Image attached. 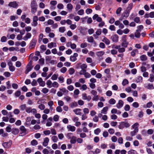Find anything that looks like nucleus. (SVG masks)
Instances as JSON below:
<instances>
[{
	"label": "nucleus",
	"mask_w": 154,
	"mask_h": 154,
	"mask_svg": "<svg viewBox=\"0 0 154 154\" xmlns=\"http://www.w3.org/2000/svg\"><path fill=\"white\" fill-rule=\"evenodd\" d=\"M112 48L118 49L119 53H123L125 51V48L123 47H121L120 45H116L115 46L113 45L112 46Z\"/></svg>",
	"instance_id": "1"
},
{
	"label": "nucleus",
	"mask_w": 154,
	"mask_h": 154,
	"mask_svg": "<svg viewBox=\"0 0 154 154\" xmlns=\"http://www.w3.org/2000/svg\"><path fill=\"white\" fill-rule=\"evenodd\" d=\"M33 66H32V63L29 62L26 67V70L25 71V73L26 74H27L32 69Z\"/></svg>",
	"instance_id": "2"
},
{
	"label": "nucleus",
	"mask_w": 154,
	"mask_h": 154,
	"mask_svg": "<svg viewBox=\"0 0 154 154\" xmlns=\"http://www.w3.org/2000/svg\"><path fill=\"white\" fill-rule=\"evenodd\" d=\"M130 125L128 122H122L119 126L120 129H122L124 127L128 128L129 127Z\"/></svg>",
	"instance_id": "3"
},
{
	"label": "nucleus",
	"mask_w": 154,
	"mask_h": 154,
	"mask_svg": "<svg viewBox=\"0 0 154 154\" xmlns=\"http://www.w3.org/2000/svg\"><path fill=\"white\" fill-rule=\"evenodd\" d=\"M12 143V141L10 140L8 142H4L2 143L3 146L5 148L8 149L10 147Z\"/></svg>",
	"instance_id": "4"
},
{
	"label": "nucleus",
	"mask_w": 154,
	"mask_h": 154,
	"mask_svg": "<svg viewBox=\"0 0 154 154\" xmlns=\"http://www.w3.org/2000/svg\"><path fill=\"white\" fill-rule=\"evenodd\" d=\"M9 6L14 8H17L18 6V4L15 1L10 2L8 4Z\"/></svg>",
	"instance_id": "5"
},
{
	"label": "nucleus",
	"mask_w": 154,
	"mask_h": 154,
	"mask_svg": "<svg viewBox=\"0 0 154 154\" xmlns=\"http://www.w3.org/2000/svg\"><path fill=\"white\" fill-rule=\"evenodd\" d=\"M20 129L21 132L20 134H23V135H24L27 134V129L24 126L22 125L20 126Z\"/></svg>",
	"instance_id": "6"
},
{
	"label": "nucleus",
	"mask_w": 154,
	"mask_h": 154,
	"mask_svg": "<svg viewBox=\"0 0 154 154\" xmlns=\"http://www.w3.org/2000/svg\"><path fill=\"white\" fill-rule=\"evenodd\" d=\"M82 98L84 100H87L89 101L91 99V97L90 96H87V94L84 93L82 94Z\"/></svg>",
	"instance_id": "7"
},
{
	"label": "nucleus",
	"mask_w": 154,
	"mask_h": 154,
	"mask_svg": "<svg viewBox=\"0 0 154 154\" xmlns=\"http://www.w3.org/2000/svg\"><path fill=\"white\" fill-rule=\"evenodd\" d=\"M78 56V54L76 53L74 54L73 55L71 56L70 58V60L72 62H74L77 60L76 57Z\"/></svg>",
	"instance_id": "8"
},
{
	"label": "nucleus",
	"mask_w": 154,
	"mask_h": 154,
	"mask_svg": "<svg viewBox=\"0 0 154 154\" xmlns=\"http://www.w3.org/2000/svg\"><path fill=\"white\" fill-rule=\"evenodd\" d=\"M124 102L123 101L121 100L119 101L118 103L116 104V106L117 108L119 109L121 108L123 105Z\"/></svg>",
	"instance_id": "9"
},
{
	"label": "nucleus",
	"mask_w": 154,
	"mask_h": 154,
	"mask_svg": "<svg viewBox=\"0 0 154 154\" xmlns=\"http://www.w3.org/2000/svg\"><path fill=\"white\" fill-rule=\"evenodd\" d=\"M36 42V40L35 39H32L30 44L29 48L30 49H32L34 48L35 46Z\"/></svg>",
	"instance_id": "10"
},
{
	"label": "nucleus",
	"mask_w": 154,
	"mask_h": 154,
	"mask_svg": "<svg viewBox=\"0 0 154 154\" xmlns=\"http://www.w3.org/2000/svg\"><path fill=\"white\" fill-rule=\"evenodd\" d=\"M139 124L138 123H134L132 126V128L134 129L135 132H138V127L139 126Z\"/></svg>",
	"instance_id": "11"
},
{
	"label": "nucleus",
	"mask_w": 154,
	"mask_h": 154,
	"mask_svg": "<svg viewBox=\"0 0 154 154\" xmlns=\"http://www.w3.org/2000/svg\"><path fill=\"white\" fill-rule=\"evenodd\" d=\"M31 36L32 35L31 33L29 32H27L26 34V35L24 36L23 38V39L25 41H26L28 39L30 38Z\"/></svg>",
	"instance_id": "12"
},
{
	"label": "nucleus",
	"mask_w": 154,
	"mask_h": 154,
	"mask_svg": "<svg viewBox=\"0 0 154 154\" xmlns=\"http://www.w3.org/2000/svg\"><path fill=\"white\" fill-rule=\"evenodd\" d=\"M118 36L117 35L115 34L111 37V38L113 42H117L118 41Z\"/></svg>",
	"instance_id": "13"
},
{
	"label": "nucleus",
	"mask_w": 154,
	"mask_h": 154,
	"mask_svg": "<svg viewBox=\"0 0 154 154\" xmlns=\"http://www.w3.org/2000/svg\"><path fill=\"white\" fill-rule=\"evenodd\" d=\"M31 119L30 117H27L26 119V122L25 123V125L26 126H28L30 125V122L31 121Z\"/></svg>",
	"instance_id": "14"
},
{
	"label": "nucleus",
	"mask_w": 154,
	"mask_h": 154,
	"mask_svg": "<svg viewBox=\"0 0 154 154\" xmlns=\"http://www.w3.org/2000/svg\"><path fill=\"white\" fill-rule=\"evenodd\" d=\"M67 128L68 130L72 132H73L75 131V127L74 126H71L70 125H68L67 126Z\"/></svg>",
	"instance_id": "15"
},
{
	"label": "nucleus",
	"mask_w": 154,
	"mask_h": 154,
	"mask_svg": "<svg viewBox=\"0 0 154 154\" xmlns=\"http://www.w3.org/2000/svg\"><path fill=\"white\" fill-rule=\"evenodd\" d=\"M31 8H37V5L35 0H33L30 4Z\"/></svg>",
	"instance_id": "16"
},
{
	"label": "nucleus",
	"mask_w": 154,
	"mask_h": 154,
	"mask_svg": "<svg viewBox=\"0 0 154 154\" xmlns=\"http://www.w3.org/2000/svg\"><path fill=\"white\" fill-rule=\"evenodd\" d=\"M49 141V139L48 137L45 138L44 139V141L42 143L43 145L45 146H47L48 144Z\"/></svg>",
	"instance_id": "17"
},
{
	"label": "nucleus",
	"mask_w": 154,
	"mask_h": 154,
	"mask_svg": "<svg viewBox=\"0 0 154 154\" xmlns=\"http://www.w3.org/2000/svg\"><path fill=\"white\" fill-rule=\"evenodd\" d=\"M81 109H76L73 110V111L76 115H81L82 114Z\"/></svg>",
	"instance_id": "18"
},
{
	"label": "nucleus",
	"mask_w": 154,
	"mask_h": 154,
	"mask_svg": "<svg viewBox=\"0 0 154 154\" xmlns=\"http://www.w3.org/2000/svg\"><path fill=\"white\" fill-rule=\"evenodd\" d=\"M11 131L12 133L14 135H16L19 132V130L18 128H14L12 129Z\"/></svg>",
	"instance_id": "19"
},
{
	"label": "nucleus",
	"mask_w": 154,
	"mask_h": 154,
	"mask_svg": "<svg viewBox=\"0 0 154 154\" xmlns=\"http://www.w3.org/2000/svg\"><path fill=\"white\" fill-rule=\"evenodd\" d=\"M102 41L104 42L106 45H109L110 43V41L109 39L104 37L103 39L102 40Z\"/></svg>",
	"instance_id": "20"
},
{
	"label": "nucleus",
	"mask_w": 154,
	"mask_h": 154,
	"mask_svg": "<svg viewBox=\"0 0 154 154\" xmlns=\"http://www.w3.org/2000/svg\"><path fill=\"white\" fill-rule=\"evenodd\" d=\"M104 53L105 52L103 51H102L97 52L96 53V54L98 57H100L102 56Z\"/></svg>",
	"instance_id": "21"
},
{
	"label": "nucleus",
	"mask_w": 154,
	"mask_h": 154,
	"mask_svg": "<svg viewBox=\"0 0 154 154\" xmlns=\"http://www.w3.org/2000/svg\"><path fill=\"white\" fill-rule=\"evenodd\" d=\"M145 87L149 90H151L154 89V87L152 84H148V85L145 86Z\"/></svg>",
	"instance_id": "22"
},
{
	"label": "nucleus",
	"mask_w": 154,
	"mask_h": 154,
	"mask_svg": "<svg viewBox=\"0 0 154 154\" xmlns=\"http://www.w3.org/2000/svg\"><path fill=\"white\" fill-rule=\"evenodd\" d=\"M108 110V108L107 107H105L103 108V109L101 110V113L106 114Z\"/></svg>",
	"instance_id": "23"
},
{
	"label": "nucleus",
	"mask_w": 154,
	"mask_h": 154,
	"mask_svg": "<svg viewBox=\"0 0 154 154\" xmlns=\"http://www.w3.org/2000/svg\"><path fill=\"white\" fill-rule=\"evenodd\" d=\"M143 81V78L142 76H138L136 79V81L137 83L142 82Z\"/></svg>",
	"instance_id": "24"
},
{
	"label": "nucleus",
	"mask_w": 154,
	"mask_h": 154,
	"mask_svg": "<svg viewBox=\"0 0 154 154\" xmlns=\"http://www.w3.org/2000/svg\"><path fill=\"white\" fill-rule=\"evenodd\" d=\"M72 137L71 139L70 142L72 144L75 143L76 142V137L74 136Z\"/></svg>",
	"instance_id": "25"
},
{
	"label": "nucleus",
	"mask_w": 154,
	"mask_h": 154,
	"mask_svg": "<svg viewBox=\"0 0 154 154\" xmlns=\"http://www.w3.org/2000/svg\"><path fill=\"white\" fill-rule=\"evenodd\" d=\"M26 104H23L20 105L19 106V108L21 110L23 111L24 110H26Z\"/></svg>",
	"instance_id": "26"
},
{
	"label": "nucleus",
	"mask_w": 154,
	"mask_h": 154,
	"mask_svg": "<svg viewBox=\"0 0 154 154\" xmlns=\"http://www.w3.org/2000/svg\"><path fill=\"white\" fill-rule=\"evenodd\" d=\"M52 82L50 80H48L46 82V85L48 86V88H50L52 87Z\"/></svg>",
	"instance_id": "27"
},
{
	"label": "nucleus",
	"mask_w": 154,
	"mask_h": 154,
	"mask_svg": "<svg viewBox=\"0 0 154 154\" xmlns=\"http://www.w3.org/2000/svg\"><path fill=\"white\" fill-rule=\"evenodd\" d=\"M69 44L70 45L71 48L72 49H75L76 48V46L75 44H72L70 42H68L67 43L66 45L67 46H68V44Z\"/></svg>",
	"instance_id": "28"
},
{
	"label": "nucleus",
	"mask_w": 154,
	"mask_h": 154,
	"mask_svg": "<svg viewBox=\"0 0 154 154\" xmlns=\"http://www.w3.org/2000/svg\"><path fill=\"white\" fill-rule=\"evenodd\" d=\"M140 60L143 61H145L147 60V57L145 55H143L140 56Z\"/></svg>",
	"instance_id": "29"
},
{
	"label": "nucleus",
	"mask_w": 154,
	"mask_h": 154,
	"mask_svg": "<svg viewBox=\"0 0 154 154\" xmlns=\"http://www.w3.org/2000/svg\"><path fill=\"white\" fill-rule=\"evenodd\" d=\"M129 11L128 10H126L125 11V12L124 13V15L123 17H125V18H127L128 17L129 14Z\"/></svg>",
	"instance_id": "30"
},
{
	"label": "nucleus",
	"mask_w": 154,
	"mask_h": 154,
	"mask_svg": "<svg viewBox=\"0 0 154 154\" xmlns=\"http://www.w3.org/2000/svg\"><path fill=\"white\" fill-rule=\"evenodd\" d=\"M116 103V100L113 98L110 99L109 101V103L111 105H114Z\"/></svg>",
	"instance_id": "31"
},
{
	"label": "nucleus",
	"mask_w": 154,
	"mask_h": 154,
	"mask_svg": "<svg viewBox=\"0 0 154 154\" xmlns=\"http://www.w3.org/2000/svg\"><path fill=\"white\" fill-rule=\"evenodd\" d=\"M128 43L126 42V41H123V42L122 43V46L123 48H126L128 45Z\"/></svg>",
	"instance_id": "32"
},
{
	"label": "nucleus",
	"mask_w": 154,
	"mask_h": 154,
	"mask_svg": "<svg viewBox=\"0 0 154 154\" xmlns=\"http://www.w3.org/2000/svg\"><path fill=\"white\" fill-rule=\"evenodd\" d=\"M60 90L63 93L66 94H67L69 92L68 90H67L65 88H62L60 89Z\"/></svg>",
	"instance_id": "33"
},
{
	"label": "nucleus",
	"mask_w": 154,
	"mask_h": 154,
	"mask_svg": "<svg viewBox=\"0 0 154 154\" xmlns=\"http://www.w3.org/2000/svg\"><path fill=\"white\" fill-rule=\"evenodd\" d=\"M58 76V74H54L51 77V79L53 80H56Z\"/></svg>",
	"instance_id": "34"
},
{
	"label": "nucleus",
	"mask_w": 154,
	"mask_h": 154,
	"mask_svg": "<svg viewBox=\"0 0 154 154\" xmlns=\"http://www.w3.org/2000/svg\"><path fill=\"white\" fill-rule=\"evenodd\" d=\"M51 140L54 142L56 143L58 140V139L56 136H54L51 137Z\"/></svg>",
	"instance_id": "35"
},
{
	"label": "nucleus",
	"mask_w": 154,
	"mask_h": 154,
	"mask_svg": "<svg viewBox=\"0 0 154 154\" xmlns=\"http://www.w3.org/2000/svg\"><path fill=\"white\" fill-rule=\"evenodd\" d=\"M59 86L58 83L56 82H54L52 83V87L57 88Z\"/></svg>",
	"instance_id": "36"
},
{
	"label": "nucleus",
	"mask_w": 154,
	"mask_h": 154,
	"mask_svg": "<svg viewBox=\"0 0 154 154\" xmlns=\"http://www.w3.org/2000/svg\"><path fill=\"white\" fill-rule=\"evenodd\" d=\"M87 41L90 43H92L94 41L93 38L92 36H91L88 37L87 38Z\"/></svg>",
	"instance_id": "37"
},
{
	"label": "nucleus",
	"mask_w": 154,
	"mask_h": 154,
	"mask_svg": "<svg viewBox=\"0 0 154 154\" xmlns=\"http://www.w3.org/2000/svg\"><path fill=\"white\" fill-rule=\"evenodd\" d=\"M128 154H137V152L134 150L130 149L128 152Z\"/></svg>",
	"instance_id": "38"
},
{
	"label": "nucleus",
	"mask_w": 154,
	"mask_h": 154,
	"mask_svg": "<svg viewBox=\"0 0 154 154\" xmlns=\"http://www.w3.org/2000/svg\"><path fill=\"white\" fill-rule=\"evenodd\" d=\"M149 80L151 82H152L154 81V75L153 74H150Z\"/></svg>",
	"instance_id": "39"
},
{
	"label": "nucleus",
	"mask_w": 154,
	"mask_h": 154,
	"mask_svg": "<svg viewBox=\"0 0 154 154\" xmlns=\"http://www.w3.org/2000/svg\"><path fill=\"white\" fill-rule=\"evenodd\" d=\"M66 30L65 27L64 26L61 27L59 28V31L61 33L64 32Z\"/></svg>",
	"instance_id": "40"
},
{
	"label": "nucleus",
	"mask_w": 154,
	"mask_h": 154,
	"mask_svg": "<svg viewBox=\"0 0 154 154\" xmlns=\"http://www.w3.org/2000/svg\"><path fill=\"white\" fill-rule=\"evenodd\" d=\"M88 46V44L86 42H83L80 45V47L82 48H84Z\"/></svg>",
	"instance_id": "41"
},
{
	"label": "nucleus",
	"mask_w": 154,
	"mask_h": 154,
	"mask_svg": "<svg viewBox=\"0 0 154 154\" xmlns=\"http://www.w3.org/2000/svg\"><path fill=\"white\" fill-rule=\"evenodd\" d=\"M140 32L136 30V32L135 33V36L136 37L139 38L140 36Z\"/></svg>",
	"instance_id": "42"
},
{
	"label": "nucleus",
	"mask_w": 154,
	"mask_h": 154,
	"mask_svg": "<svg viewBox=\"0 0 154 154\" xmlns=\"http://www.w3.org/2000/svg\"><path fill=\"white\" fill-rule=\"evenodd\" d=\"M31 144L32 145L35 146L38 144V142L35 140H33L31 142Z\"/></svg>",
	"instance_id": "43"
},
{
	"label": "nucleus",
	"mask_w": 154,
	"mask_h": 154,
	"mask_svg": "<svg viewBox=\"0 0 154 154\" xmlns=\"http://www.w3.org/2000/svg\"><path fill=\"white\" fill-rule=\"evenodd\" d=\"M67 8L68 10H72L73 8V6L71 4L69 3L67 5Z\"/></svg>",
	"instance_id": "44"
},
{
	"label": "nucleus",
	"mask_w": 154,
	"mask_h": 154,
	"mask_svg": "<svg viewBox=\"0 0 154 154\" xmlns=\"http://www.w3.org/2000/svg\"><path fill=\"white\" fill-rule=\"evenodd\" d=\"M49 90L46 88H44L42 89L41 91L44 94H46L48 92Z\"/></svg>",
	"instance_id": "45"
},
{
	"label": "nucleus",
	"mask_w": 154,
	"mask_h": 154,
	"mask_svg": "<svg viewBox=\"0 0 154 154\" xmlns=\"http://www.w3.org/2000/svg\"><path fill=\"white\" fill-rule=\"evenodd\" d=\"M69 74L71 75L74 73L75 70L73 68H71L69 69Z\"/></svg>",
	"instance_id": "46"
},
{
	"label": "nucleus",
	"mask_w": 154,
	"mask_h": 154,
	"mask_svg": "<svg viewBox=\"0 0 154 154\" xmlns=\"http://www.w3.org/2000/svg\"><path fill=\"white\" fill-rule=\"evenodd\" d=\"M133 6V4L132 3H131L129 4L128 7H127V9L128 11H130L132 9Z\"/></svg>",
	"instance_id": "47"
},
{
	"label": "nucleus",
	"mask_w": 154,
	"mask_h": 154,
	"mask_svg": "<svg viewBox=\"0 0 154 154\" xmlns=\"http://www.w3.org/2000/svg\"><path fill=\"white\" fill-rule=\"evenodd\" d=\"M57 8L59 9H61L63 8L64 6L61 3L58 4L57 5Z\"/></svg>",
	"instance_id": "48"
},
{
	"label": "nucleus",
	"mask_w": 154,
	"mask_h": 154,
	"mask_svg": "<svg viewBox=\"0 0 154 154\" xmlns=\"http://www.w3.org/2000/svg\"><path fill=\"white\" fill-rule=\"evenodd\" d=\"M38 108L41 110H43L45 108V106L43 104H40L38 106Z\"/></svg>",
	"instance_id": "49"
},
{
	"label": "nucleus",
	"mask_w": 154,
	"mask_h": 154,
	"mask_svg": "<svg viewBox=\"0 0 154 154\" xmlns=\"http://www.w3.org/2000/svg\"><path fill=\"white\" fill-rule=\"evenodd\" d=\"M100 128H98L94 130V133L96 135H98L99 134L100 132Z\"/></svg>",
	"instance_id": "50"
},
{
	"label": "nucleus",
	"mask_w": 154,
	"mask_h": 154,
	"mask_svg": "<svg viewBox=\"0 0 154 154\" xmlns=\"http://www.w3.org/2000/svg\"><path fill=\"white\" fill-rule=\"evenodd\" d=\"M70 28L72 30H74L77 27L76 25L75 24H71L69 26Z\"/></svg>",
	"instance_id": "51"
},
{
	"label": "nucleus",
	"mask_w": 154,
	"mask_h": 154,
	"mask_svg": "<svg viewBox=\"0 0 154 154\" xmlns=\"http://www.w3.org/2000/svg\"><path fill=\"white\" fill-rule=\"evenodd\" d=\"M7 40L6 37L5 36H3L1 38V41L2 42H5L7 41Z\"/></svg>",
	"instance_id": "52"
},
{
	"label": "nucleus",
	"mask_w": 154,
	"mask_h": 154,
	"mask_svg": "<svg viewBox=\"0 0 154 154\" xmlns=\"http://www.w3.org/2000/svg\"><path fill=\"white\" fill-rule=\"evenodd\" d=\"M128 83V81L126 79H125L123 81L122 84L123 86H125Z\"/></svg>",
	"instance_id": "53"
},
{
	"label": "nucleus",
	"mask_w": 154,
	"mask_h": 154,
	"mask_svg": "<svg viewBox=\"0 0 154 154\" xmlns=\"http://www.w3.org/2000/svg\"><path fill=\"white\" fill-rule=\"evenodd\" d=\"M87 85L85 84L83 85L80 88V89H82L83 91H85L87 89Z\"/></svg>",
	"instance_id": "54"
},
{
	"label": "nucleus",
	"mask_w": 154,
	"mask_h": 154,
	"mask_svg": "<svg viewBox=\"0 0 154 154\" xmlns=\"http://www.w3.org/2000/svg\"><path fill=\"white\" fill-rule=\"evenodd\" d=\"M92 12V10L90 8H87L85 11L86 13L88 14L91 13Z\"/></svg>",
	"instance_id": "55"
},
{
	"label": "nucleus",
	"mask_w": 154,
	"mask_h": 154,
	"mask_svg": "<svg viewBox=\"0 0 154 154\" xmlns=\"http://www.w3.org/2000/svg\"><path fill=\"white\" fill-rule=\"evenodd\" d=\"M138 52V50L137 49H135L133 50L131 52V55L132 56L134 57L135 55V53L136 52Z\"/></svg>",
	"instance_id": "56"
},
{
	"label": "nucleus",
	"mask_w": 154,
	"mask_h": 154,
	"mask_svg": "<svg viewBox=\"0 0 154 154\" xmlns=\"http://www.w3.org/2000/svg\"><path fill=\"white\" fill-rule=\"evenodd\" d=\"M106 94L107 96L110 97L112 94V92L111 91L109 90L106 92Z\"/></svg>",
	"instance_id": "57"
},
{
	"label": "nucleus",
	"mask_w": 154,
	"mask_h": 154,
	"mask_svg": "<svg viewBox=\"0 0 154 154\" xmlns=\"http://www.w3.org/2000/svg\"><path fill=\"white\" fill-rule=\"evenodd\" d=\"M39 63L40 64H41L42 65H43L44 64V63H45L44 59L43 58H42L41 59H40L39 60Z\"/></svg>",
	"instance_id": "58"
},
{
	"label": "nucleus",
	"mask_w": 154,
	"mask_h": 154,
	"mask_svg": "<svg viewBox=\"0 0 154 154\" xmlns=\"http://www.w3.org/2000/svg\"><path fill=\"white\" fill-rule=\"evenodd\" d=\"M67 70V69L65 67H63L60 69V71L62 73H64Z\"/></svg>",
	"instance_id": "59"
},
{
	"label": "nucleus",
	"mask_w": 154,
	"mask_h": 154,
	"mask_svg": "<svg viewBox=\"0 0 154 154\" xmlns=\"http://www.w3.org/2000/svg\"><path fill=\"white\" fill-rule=\"evenodd\" d=\"M84 14V10L83 9H81L78 12V14L79 15H82Z\"/></svg>",
	"instance_id": "60"
},
{
	"label": "nucleus",
	"mask_w": 154,
	"mask_h": 154,
	"mask_svg": "<svg viewBox=\"0 0 154 154\" xmlns=\"http://www.w3.org/2000/svg\"><path fill=\"white\" fill-rule=\"evenodd\" d=\"M92 99L93 101H97L99 99L98 95H97L94 96Z\"/></svg>",
	"instance_id": "61"
},
{
	"label": "nucleus",
	"mask_w": 154,
	"mask_h": 154,
	"mask_svg": "<svg viewBox=\"0 0 154 154\" xmlns=\"http://www.w3.org/2000/svg\"><path fill=\"white\" fill-rule=\"evenodd\" d=\"M31 8V12L32 14H34L36 12L37 8Z\"/></svg>",
	"instance_id": "62"
},
{
	"label": "nucleus",
	"mask_w": 154,
	"mask_h": 154,
	"mask_svg": "<svg viewBox=\"0 0 154 154\" xmlns=\"http://www.w3.org/2000/svg\"><path fill=\"white\" fill-rule=\"evenodd\" d=\"M33 128L36 130L39 129L41 128L40 126L38 125H35L33 127Z\"/></svg>",
	"instance_id": "63"
},
{
	"label": "nucleus",
	"mask_w": 154,
	"mask_h": 154,
	"mask_svg": "<svg viewBox=\"0 0 154 154\" xmlns=\"http://www.w3.org/2000/svg\"><path fill=\"white\" fill-rule=\"evenodd\" d=\"M105 61L107 63H111L112 60L110 57H108L106 59Z\"/></svg>",
	"instance_id": "64"
}]
</instances>
